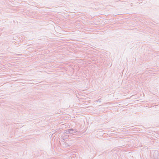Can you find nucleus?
<instances>
[{
	"instance_id": "obj_1",
	"label": "nucleus",
	"mask_w": 159,
	"mask_h": 159,
	"mask_svg": "<svg viewBox=\"0 0 159 159\" xmlns=\"http://www.w3.org/2000/svg\"><path fill=\"white\" fill-rule=\"evenodd\" d=\"M68 132H69L70 134H73L75 133H78V131L76 129H69Z\"/></svg>"
},
{
	"instance_id": "obj_2",
	"label": "nucleus",
	"mask_w": 159,
	"mask_h": 159,
	"mask_svg": "<svg viewBox=\"0 0 159 159\" xmlns=\"http://www.w3.org/2000/svg\"><path fill=\"white\" fill-rule=\"evenodd\" d=\"M69 131V129L66 130H65V133L67 134H70V133H69V132H68Z\"/></svg>"
},
{
	"instance_id": "obj_3",
	"label": "nucleus",
	"mask_w": 159,
	"mask_h": 159,
	"mask_svg": "<svg viewBox=\"0 0 159 159\" xmlns=\"http://www.w3.org/2000/svg\"><path fill=\"white\" fill-rule=\"evenodd\" d=\"M65 144L66 145V147H70V146L69 145H68V144H66V143H65Z\"/></svg>"
},
{
	"instance_id": "obj_4",
	"label": "nucleus",
	"mask_w": 159,
	"mask_h": 159,
	"mask_svg": "<svg viewBox=\"0 0 159 159\" xmlns=\"http://www.w3.org/2000/svg\"><path fill=\"white\" fill-rule=\"evenodd\" d=\"M155 152H156V153H157V151H155Z\"/></svg>"
}]
</instances>
